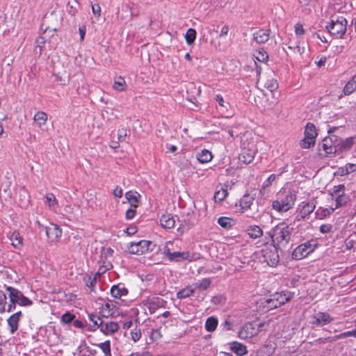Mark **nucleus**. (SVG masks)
Returning a JSON list of instances; mask_svg holds the SVG:
<instances>
[{"label": "nucleus", "mask_w": 356, "mask_h": 356, "mask_svg": "<svg viewBox=\"0 0 356 356\" xmlns=\"http://www.w3.org/2000/svg\"><path fill=\"white\" fill-rule=\"evenodd\" d=\"M265 87L270 92H273L278 88V83L275 79H270L266 82Z\"/></svg>", "instance_id": "obj_51"}, {"label": "nucleus", "mask_w": 356, "mask_h": 356, "mask_svg": "<svg viewBox=\"0 0 356 356\" xmlns=\"http://www.w3.org/2000/svg\"><path fill=\"white\" fill-rule=\"evenodd\" d=\"M118 139L120 141L124 140L127 136V129L122 128L118 130Z\"/></svg>", "instance_id": "obj_62"}, {"label": "nucleus", "mask_w": 356, "mask_h": 356, "mask_svg": "<svg viewBox=\"0 0 356 356\" xmlns=\"http://www.w3.org/2000/svg\"><path fill=\"white\" fill-rule=\"evenodd\" d=\"M97 283V275H95L93 277H88V280H86V286L90 289L91 291H93V288Z\"/></svg>", "instance_id": "obj_56"}, {"label": "nucleus", "mask_w": 356, "mask_h": 356, "mask_svg": "<svg viewBox=\"0 0 356 356\" xmlns=\"http://www.w3.org/2000/svg\"><path fill=\"white\" fill-rule=\"evenodd\" d=\"M315 207H316L315 204L312 201L305 203L302 206V208L301 209V211H300L302 216L305 217V216H308L310 213H312L314 211V210L315 209Z\"/></svg>", "instance_id": "obj_37"}, {"label": "nucleus", "mask_w": 356, "mask_h": 356, "mask_svg": "<svg viewBox=\"0 0 356 356\" xmlns=\"http://www.w3.org/2000/svg\"><path fill=\"white\" fill-rule=\"evenodd\" d=\"M75 318V316L72 314H71L69 312H67L61 316V321L64 324H69Z\"/></svg>", "instance_id": "obj_53"}, {"label": "nucleus", "mask_w": 356, "mask_h": 356, "mask_svg": "<svg viewBox=\"0 0 356 356\" xmlns=\"http://www.w3.org/2000/svg\"><path fill=\"white\" fill-rule=\"evenodd\" d=\"M316 240L307 241L298 245L292 252L291 257L294 260H300L312 253L317 248Z\"/></svg>", "instance_id": "obj_6"}, {"label": "nucleus", "mask_w": 356, "mask_h": 356, "mask_svg": "<svg viewBox=\"0 0 356 356\" xmlns=\"http://www.w3.org/2000/svg\"><path fill=\"white\" fill-rule=\"evenodd\" d=\"M276 179V176L274 174L270 175L263 183L262 188L268 187Z\"/></svg>", "instance_id": "obj_57"}, {"label": "nucleus", "mask_w": 356, "mask_h": 356, "mask_svg": "<svg viewBox=\"0 0 356 356\" xmlns=\"http://www.w3.org/2000/svg\"><path fill=\"white\" fill-rule=\"evenodd\" d=\"M166 302L159 297L153 298L147 302V308L151 314L154 313L158 309L165 307Z\"/></svg>", "instance_id": "obj_20"}, {"label": "nucleus", "mask_w": 356, "mask_h": 356, "mask_svg": "<svg viewBox=\"0 0 356 356\" xmlns=\"http://www.w3.org/2000/svg\"><path fill=\"white\" fill-rule=\"evenodd\" d=\"M211 152L207 149H202L200 152L197 153L196 158L201 163H206L212 159Z\"/></svg>", "instance_id": "obj_31"}, {"label": "nucleus", "mask_w": 356, "mask_h": 356, "mask_svg": "<svg viewBox=\"0 0 356 356\" xmlns=\"http://www.w3.org/2000/svg\"><path fill=\"white\" fill-rule=\"evenodd\" d=\"M296 200V195L292 192H280L277 194V200L272 202V207L279 212H286L293 207Z\"/></svg>", "instance_id": "obj_4"}, {"label": "nucleus", "mask_w": 356, "mask_h": 356, "mask_svg": "<svg viewBox=\"0 0 356 356\" xmlns=\"http://www.w3.org/2000/svg\"><path fill=\"white\" fill-rule=\"evenodd\" d=\"M356 90V74L346 84L343 88V93L345 95L352 94Z\"/></svg>", "instance_id": "obj_32"}, {"label": "nucleus", "mask_w": 356, "mask_h": 356, "mask_svg": "<svg viewBox=\"0 0 356 356\" xmlns=\"http://www.w3.org/2000/svg\"><path fill=\"white\" fill-rule=\"evenodd\" d=\"M131 339L134 341V342H136L138 341H139V339H140L141 337V332H140V330L137 328V327H135L134 329H133L131 331Z\"/></svg>", "instance_id": "obj_54"}, {"label": "nucleus", "mask_w": 356, "mask_h": 356, "mask_svg": "<svg viewBox=\"0 0 356 356\" xmlns=\"http://www.w3.org/2000/svg\"><path fill=\"white\" fill-rule=\"evenodd\" d=\"M218 223L222 228L229 229L234 225L235 220L231 218L222 216L218 219Z\"/></svg>", "instance_id": "obj_34"}, {"label": "nucleus", "mask_w": 356, "mask_h": 356, "mask_svg": "<svg viewBox=\"0 0 356 356\" xmlns=\"http://www.w3.org/2000/svg\"><path fill=\"white\" fill-rule=\"evenodd\" d=\"M254 200V198L250 196L249 194H246L243 195L240 201H239V206L241 207V211L244 212L247 211L248 209H250L251 206L253 204V202Z\"/></svg>", "instance_id": "obj_25"}, {"label": "nucleus", "mask_w": 356, "mask_h": 356, "mask_svg": "<svg viewBox=\"0 0 356 356\" xmlns=\"http://www.w3.org/2000/svg\"><path fill=\"white\" fill-rule=\"evenodd\" d=\"M35 122L38 124L39 127L44 125L47 120V114L43 111L37 112L33 118Z\"/></svg>", "instance_id": "obj_35"}, {"label": "nucleus", "mask_w": 356, "mask_h": 356, "mask_svg": "<svg viewBox=\"0 0 356 356\" xmlns=\"http://www.w3.org/2000/svg\"><path fill=\"white\" fill-rule=\"evenodd\" d=\"M97 346L104 353V356H112L111 351V341L109 340L105 341L103 343H98Z\"/></svg>", "instance_id": "obj_40"}, {"label": "nucleus", "mask_w": 356, "mask_h": 356, "mask_svg": "<svg viewBox=\"0 0 356 356\" xmlns=\"http://www.w3.org/2000/svg\"><path fill=\"white\" fill-rule=\"evenodd\" d=\"M186 43L192 44L196 38V31L194 29H188L185 35Z\"/></svg>", "instance_id": "obj_43"}, {"label": "nucleus", "mask_w": 356, "mask_h": 356, "mask_svg": "<svg viewBox=\"0 0 356 356\" xmlns=\"http://www.w3.org/2000/svg\"><path fill=\"white\" fill-rule=\"evenodd\" d=\"M278 246L272 244L262 249V256L264 261L270 266H276L280 262V256L278 254Z\"/></svg>", "instance_id": "obj_10"}, {"label": "nucleus", "mask_w": 356, "mask_h": 356, "mask_svg": "<svg viewBox=\"0 0 356 356\" xmlns=\"http://www.w3.org/2000/svg\"><path fill=\"white\" fill-rule=\"evenodd\" d=\"M89 320L93 323V326L95 327L93 329L95 330L96 328H99V323L101 321H103L102 318L98 316L95 314H90L88 315Z\"/></svg>", "instance_id": "obj_52"}, {"label": "nucleus", "mask_w": 356, "mask_h": 356, "mask_svg": "<svg viewBox=\"0 0 356 356\" xmlns=\"http://www.w3.org/2000/svg\"><path fill=\"white\" fill-rule=\"evenodd\" d=\"M254 56L258 61L261 63H266L268 58V54L264 49L257 50Z\"/></svg>", "instance_id": "obj_41"}, {"label": "nucleus", "mask_w": 356, "mask_h": 356, "mask_svg": "<svg viewBox=\"0 0 356 356\" xmlns=\"http://www.w3.org/2000/svg\"><path fill=\"white\" fill-rule=\"evenodd\" d=\"M211 284V279L204 278L201 280H198L197 282H195L193 284V286L195 289H198L200 291H205L210 286Z\"/></svg>", "instance_id": "obj_33"}, {"label": "nucleus", "mask_w": 356, "mask_h": 356, "mask_svg": "<svg viewBox=\"0 0 356 356\" xmlns=\"http://www.w3.org/2000/svg\"><path fill=\"white\" fill-rule=\"evenodd\" d=\"M169 244H172V243L170 241L166 243V245L163 248V254L169 259L170 261L181 262L186 260L192 261L195 259V254H191L188 251L172 252L168 247Z\"/></svg>", "instance_id": "obj_7"}, {"label": "nucleus", "mask_w": 356, "mask_h": 356, "mask_svg": "<svg viewBox=\"0 0 356 356\" xmlns=\"http://www.w3.org/2000/svg\"><path fill=\"white\" fill-rule=\"evenodd\" d=\"M345 191V186L343 184H339L338 186H334L332 191L331 192L332 197H337V195H341L344 193Z\"/></svg>", "instance_id": "obj_47"}, {"label": "nucleus", "mask_w": 356, "mask_h": 356, "mask_svg": "<svg viewBox=\"0 0 356 356\" xmlns=\"http://www.w3.org/2000/svg\"><path fill=\"white\" fill-rule=\"evenodd\" d=\"M126 81L124 78L119 76L118 77L113 83V88L118 91H123L125 89Z\"/></svg>", "instance_id": "obj_44"}, {"label": "nucleus", "mask_w": 356, "mask_h": 356, "mask_svg": "<svg viewBox=\"0 0 356 356\" xmlns=\"http://www.w3.org/2000/svg\"><path fill=\"white\" fill-rule=\"evenodd\" d=\"M332 229V225L330 224L322 225L319 228L320 232L322 234H328L331 232Z\"/></svg>", "instance_id": "obj_58"}, {"label": "nucleus", "mask_w": 356, "mask_h": 356, "mask_svg": "<svg viewBox=\"0 0 356 356\" xmlns=\"http://www.w3.org/2000/svg\"><path fill=\"white\" fill-rule=\"evenodd\" d=\"M136 215V208L131 207L130 209L127 210L125 216L127 220H131L134 218Z\"/></svg>", "instance_id": "obj_59"}, {"label": "nucleus", "mask_w": 356, "mask_h": 356, "mask_svg": "<svg viewBox=\"0 0 356 356\" xmlns=\"http://www.w3.org/2000/svg\"><path fill=\"white\" fill-rule=\"evenodd\" d=\"M222 329L225 331H229L232 330V323L228 319H226L222 324Z\"/></svg>", "instance_id": "obj_61"}, {"label": "nucleus", "mask_w": 356, "mask_h": 356, "mask_svg": "<svg viewBox=\"0 0 356 356\" xmlns=\"http://www.w3.org/2000/svg\"><path fill=\"white\" fill-rule=\"evenodd\" d=\"M246 233L252 239H257L262 236L263 230L258 225H250L246 229Z\"/></svg>", "instance_id": "obj_26"}, {"label": "nucleus", "mask_w": 356, "mask_h": 356, "mask_svg": "<svg viewBox=\"0 0 356 356\" xmlns=\"http://www.w3.org/2000/svg\"><path fill=\"white\" fill-rule=\"evenodd\" d=\"M99 328L104 335L108 336L118 332L120 325L117 322L103 320L99 322Z\"/></svg>", "instance_id": "obj_14"}, {"label": "nucleus", "mask_w": 356, "mask_h": 356, "mask_svg": "<svg viewBox=\"0 0 356 356\" xmlns=\"http://www.w3.org/2000/svg\"><path fill=\"white\" fill-rule=\"evenodd\" d=\"M257 334V329L254 327L251 323H245L241 327L238 332V336L241 339H246L252 338Z\"/></svg>", "instance_id": "obj_15"}, {"label": "nucleus", "mask_w": 356, "mask_h": 356, "mask_svg": "<svg viewBox=\"0 0 356 356\" xmlns=\"http://www.w3.org/2000/svg\"><path fill=\"white\" fill-rule=\"evenodd\" d=\"M292 298V293L288 291L275 293L271 295L269 298L260 299L257 302V307L261 312L266 313L284 305Z\"/></svg>", "instance_id": "obj_1"}, {"label": "nucleus", "mask_w": 356, "mask_h": 356, "mask_svg": "<svg viewBox=\"0 0 356 356\" xmlns=\"http://www.w3.org/2000/svg\"><path fill=\"white\" fill-rule=\"evenodd\" d=\"M230 350L238 356H243L248 353L246 346L238 341L230 343Z\"/></svg>", "instance_id": "obj_24"}, {"label": "nucleus", "mask_w": 356, "mask_h": 356, "mask_svg": "<svg viewBox=\"0 0 356 356\" xmlns=\"http://www.w3.org/2000/svg\"><path fill=\"white\" fill-rule=\"evenodd\" d=\"M46 42V39L43 36H39L36 40V47L35 48L39 49V53L40 54L42 53V48L44 46V44Z\"/></svg>", "instance_id": "obj_55"}, {"label": "nucleus", "mask_w": 356, "mask_h": 356, "mask_svg": "<svg viewBox=\"0 0 356 356\" xmlns=\"http://www.w3.org/2000/svg\"><path fill=\"white\" fill-rule=\"evenodd\" d=\"M152 243L149 241L141 240L138 242L131 243L128 246V252L132 254H143L150 249Z\"/></svg>", "instance_id": "obj_12"}, {"label": "nucleus", "mask_w": 356, "mask_h": 356, "mask_svg": "<svg viewBox=\"0 0 356 356\" xmlns=\"http://www.w3.org/2000/svg\"><path fill=\"white\" fill-rule=\"evenodd\" d=\"M160 224L166 229H172L175 225V217L170 213L163 214L160 218Z\"/></svg>", "instance_id": "obj_23"}, {"label": "nucleus", "mask_w": 356, "mask_h": 356, "mask_svg": "<svg viewBox=\"0 0 356 356\" xmlns=\"http://www.w3.org/2000/svg\"><path fill=\"white\" fill-rule=\"evenodd\" d=\"M86 31V26L83 25V26H79V32L80 34V40L81 42L84 40Z\"/></svg>", "instance_id": "obj_63"}, {"label": "nucleus", "mask_w": 356, "mask_h": 356, "mask_svg": "<svg viewBox=\"0 0 356 356\" xmlns=\"http://www.w3.org/2000/svg\"><path fill=\"white\" fill-rule=\"evenodd\" d=\"M45 204L50 208L57 204V200L53 193H47L45 197Z\"/></svg>", "instance_id": "obj_48"}, {"label": "nucleus", "mask_w": 356, "mask_h": 356, "mask_svg": "<svg viewBox=\"0 0 356 356\" xmlns=\"http://www.w3.org/2000/svg\"><path fill=\"white\" fill-rule=\"evenodd\" d=\"M152 339H158L161 337V334L159 330H152Z\"/></svg>", "instance_id": "obj_64"}, {"label": "nucleus", "mask_w": 356, "mask_h": 356, "mask_svg": "<svg viewBox=\"0 0 356 356\" xmlns=\"http://www.w3.org/2000/svg\"><path fill=\"white\" fill-rule=\"evenodd\" d=\"M6 291L8 293L9 303L6 312H12L16 309V305L28 307L33 305L32 300L26 297L22 291L13 286L4 285Z\"/></svg>", "instance_id": "obj_3"}, {"label": "nucleus", "mask_w": 356, "mask_h": 356, "mask_svg": "<svg viewBox=\"0 0 356 356\" xmlns=\"http://www.w3.org/2000/svg\"><path fill=\"white\" fill-rule=\"evenodd\" d=\"M218 319L214 316L209 317L205 323V328L208 332H213L218 325Z\"/></svg>", "instance_id": "obj_36"}, {"label": "nucleus", "mask_w": 356, "mask_h": 356, "mask_svg": "<svg viewBox=\"0 0 356 356\" xmlns=\"http://www.w3.org/2000/svg\"><path fill=\"white\" fill-rule=\"evenodd\" d=\"M111 294L115 299L122 300L124 297L128 295L129 291L123 284L113 285L111 288Z\"/></svg>", "instance_id": "obj_17"}, {"label": "nucleus", "mask_w": 356, "mask_h": 356, "mask_svg": "<svg viewBox=\"0 0 356 356\" xmlns=\"http://www.w3.org/2000/svg\"><path fill=\"white\" fill-rule=\"evenodd\" d=\"M355 335H356V331H355V330H353L351 331L345 332L341 333L339 334L335 335L333 337V341H335L337 339H344V338H347V337H353L355 338Z\"/></svg>", "instance_id": "obj_49"}, {"label": "nucleus", "mask_w": 356, "mask_h": 356, "mask_svg": "<svg viewBox=\"0 0 356 356\" xmlns=\"http://www.w3.org/2000/svg\"><path fill=\"white\" fill-rule=\"evenodd\" d=\"M140 195L137 192L128 191L125 193V197L130 203L131 207L136 208L140 202Z\"/></svg>", "instance_id": "obj_28"}, {"label": "nucleus", "mask_w": 356, "mask_h": 356, "mask_svg": "<svg viewBox=\"0 0 356 356\" xmlns=\"http://www.w3.org/2000/svg\"><path fill=\"white\" fill-rule=\"evenodd\" d=\"M287 48L291 51V54L302 56V54L305 51L304 47L300 46V42H293L291 41L289 42L287 44Z\"/></svg>", "instance_id": "obj_30"}, {"label": "nucleus", "mask_w": 356, "mask_h": 356, "mask_svg": "<svg viewBox=\"0 0 356 356\" xmlns=\"http://www.w3.org/2000/svg\"><path fill=\"white\" fill-rule=\"evenodd\" d=\"M348 22L343 16H332L330 23L325 28L337 38H342L347 30Z\"/></svg>", "instance_id": "obj_5"}, {"label": "nucleus", "mask_w": 356, "mask_h": 356, "mask_svg": "<svg viewBox=\"0 0 356 356\" xmlns=\"http://www.w3.org/2000/svg\"><path fill=\"white\" fill-rule=\"evenodd\" d=\"M194 293V289H191V287H186L184 289H182L177 293V297L179 299H184L186 298H188L193 295Z\"/></svg>", "instance_id": "obj_42"}, {"label": "nucleus", "mask_w": 356, "mask_h": 356, "mask_svg": "<svg viewBox=\"0 0 356 356\" xmlns=\"http://www.w3.org/2000/svg\"><path fill=\"white\" fill-rule=\"evenodd\" d=\"M317 131L314 124L307 123L305 129V137L300 141V146L303 149H309L315 145Z\"/></svg>", "instance_id": "obj_9"}, {"label": "nucleus", "mask_w": 356, "mask_h": 356, "mask_svg": "<svg viewBox=\"0 0 356 356\" xmlns=\"http://www.w3.org/2000/svg\"><path fill=\"white\" fill-rule=\"evenodd\" d=\"M36 222L40 228L45 230L47 237L50 242H56L60 238L62 230L58 225L51 223L49 226L44 227L38 220Z\"/></svg>", "instance_id": "obj_11"}, {"label": "nucleus", "mask_w": 356, "mask_h": 356, "mask_svg": "<svg viewBox=\"0 0 356 356\" xmlns=\"http://www.w3.org/2000/svg\"><path fill=\"white\" fill-rule=\"evenodd\" d=\"M293 227L282 222L277 224L273 229V233L268 232L272 242L278 247H285L291 240L293 232Z\"/></svg>", "instance_id": "obj_2"}, {"label": "nucleus", "mask_w": 356, "mask_h": 356, "mask_svg": "<svg viewBox=\"0 0 356 356\" xmlns=\"http://www.w3.org/2000/svg\"><path fill=\"white\" fill-rule=\"evenodd\" d=\"M335 209L334 208H330V209H323V208H319L316 210L315 215L316 217L318 219H324L327 216H330Z\"/></svg>", "instance_id": "obj_38"}, {"label": "nucleus", "mask_w": 356, "mask_h": 356, "mask_svg": "<svg viewBox=\"0 0 356 356\" xmlns=\"http://www.w3.org/2000/svg\"><path fill=\"white\" fill-rule=\"evenodd\" d=\"M254 155H255L254 150H252V149L243 150L241 152V154H240L238 158L241 162H243L245 164H249L253 161V159L254 158Z\"/></svg>", "instance_id": "obj_27"}, {"label": "nucleus", "mask_w": 356, "mask_h": 356, "mask_svg": "<svg viewBox=\"0 0 356 356\" xmlns=\"http://www.w3.org/2000/svg\"><path fill=\"white\" fill-rule=\"evenodd\" d=\"M116 306L111 300L102 305L100 313L104 318L113 317L115 314Z\"/></svg>", "instance_id": "obj_22"}, {"label": "nucleus", "mask_w": 356, "mask_h": 356, "mask_svg": "<svg viewBox=\"0 0 356 356\" xmlns=\"http://www.w3.org/2000/svg\"><path fill=\"white\" fill-rule=\"evenodd\" d=\"M96 350L91 349L85 341H83L74 353V356H96Z\"/></svg>", "instance_id": "obj_18"}, {"label": "nucleus", "mask_w": 356, "mask_h": 356, "mask_svg": "<svg viewBox=\"0 0 356 356\" xmlns=\"http://www.w3.org/2000/svg\"><path fill=\"white\" fill-rule=\"evenodd\" d=\"M295 32L298 36L304 35L305 29L301 24L298 23L295 25Z\"/></svg>", "instance_id": "obj_60"}, {"label": "nucleus", "mask_w": 356, "mask_h": 356, "mask_svg": "<svg viewBox=\"0 0 356 356\" xmlns=\"http://www.w3.org/2000/svg\"><path fill=\"white\" fill-rule=\"evenodd\" d=\"M6 295L3 291L0 290V313H3L6 311Z\"/></svg>", "instance_id": "obj_50"}, {"label": "nucleus", "mask_w": 356, "mask_h": 356, "mask_svg": "<svg viewBox=\"0 0 356 356\" xmlns=\"http://www.w3.org/2000/svg\"><path fill=\"white\" fill-rule=\"evenodd\" d=\"M270 29H259L253 33V40L258 44H263L269 40Z\"/></svg>", "instance_id": "obj_19"}, {"label": "nucleus", "mask_w": 356, "mask_h": 356, "mask_svg": "<svg viewBox=\"0 0 356 356\" xmlns=\"http://www.w3.org/2000/svg\"><path fill=\"white\" fill-rule=\"evenodd\" d=\"M9 239L11 241L12 246L16 250H21L23 248V238L18 231L15 230L10 233Z\"/></svg>", "instance_id": "obj_21"}, {"label": "nucleus", "mask_w": 356, "mask_h": 356, "mask_svg": "<svg viewBox=\"0 0 356 356\" xmlns=\"http://www.w3.org/2000/svg\"><path fill=\"white\" fill-rule=\"evenodd\" d=\"M275 350V347L272 344H266L262 346L257 351V356H271Z\"/></svg>", "instance_id": "obj_29"}, {"label": "nucleus", "mask_w": 356, "mask_h": 356, "mask_svg": "<svg viewBox=\"0 0 356 356\" xmlns=\"http://www.w3.org/2000/svg\"><path fill=\"white\" fill-rule=\"evenodd\" d=\"M23 314L22 312H17L12 314L7 320L8 330L10 334H14L19 327V322Z\"/></svg>", "instance_id": "obj_16"}, {"label": "nucleus", "mask_w": 356, "mask_h": 356, "mask_svg": "<svg viewBox=\"0 0 356 356\" xmlns=\"http://www.w3.org/2000/svg\"><path fill=\"white\" fill-rule=\"evenodd\" d=\"M335 141H337L336 136L325 137L321 143L318 144L319 154L324 157H327L330 154H334L337 151Z\"/></svg>", "instance_id": "obj_8"}, {"label": "nucleus", "mask_w": 356, "mask_h": 356, "mask_svg": "<svg viewBox=\"0 0 356 356\" xmlns=\"http://www.w3.org/2000/svg\"><path fill=\"white\" fill-rule=\"evenodd\" d=\"M348 196L345 194L335 197L336 207L334 209H337L345 205L348 202Z\"/></svg>", "instance_id": "obj_46"}, {"label": "nucleus", "mask_w": 356, "mask_h": 356, "mask_svg": "<svg viewBox=\"0 0 356 356\" xmlns=\"http://www.w3.org/2000/svg\"><path fill=\"white\" fill-rule=\"evenodd\" d=\"M334 321L327 312H318L312 317L310 323L314 326L322 327Z\"/></svg>", "instance_id": "obj_13"}, {"label": "nucleus", "mask_w": 356, "mask_h": 356, "mask_svg": "<svg viewBox=\"0 0 356 356\" xmlns=\"http://www.w3.org/2000/svg\"><path fill=\"white\" fill-rule=\"evenodd\" d=\"M227 196V190L224 187H221L219 190H216L214 193V200L216 202H222Z\"/></svg>", "instance_id": "obj_39"}, {"label": "nucleus", "mask_w": 356, "mask_h": 356, "mask_svg": "<svg viewBox=\"0 0 356 356\" xmlns=\"http://www.w3.org/2000/svg\"><path fill=\"white\" fill-rule=\"evenodd\" d=\"M354 144L353 138H347L344 140L341 141L339 143V148L341 149L349 150L352 148Z\"/></svg>", "instance_id": "obj_45"}]
</instances>
